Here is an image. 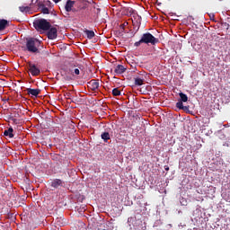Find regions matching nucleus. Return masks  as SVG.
Masks as SVG:
<instances>
[{
	"label": "nucleus",
	"instance_id": "nucleus-5",
	"mask_svg": "<svg viewBox=\"0 0 230 230\" xmlns=\"http://www.w3.org/2000/svg\"><path fill=\"white\" fill-rule=\"evenodd\" d=\"M28 68L32 76H39L40 75V69L32 64L31 62L28 63Z\"/></svg>",
	"mask_w": 230,
	"mask_h": 230
},
{
	"label": "nucleus",
	"instance_id": "nucleus-10",
	"mask_svg": "<svg viewBox=\"0 0 230 230\" xmlns=\"http://www.w3.org/2000/svg\"><path fill=\"white\" fill-rule=\"evenodd\" d=\"M135 80V85L141 86L143 84H145V76L143 75H138L134 78Z\"/></svg>",
	"mask_w": 230,
	"mask_h": 230
},
{
	"label": "nucleus",
	"instance_id": "nucleus-22",
	"mask_svg": "<svg viewBox=\"0 0 230 230\" xmlns=\"http://www.w3.org/2000/svg\"><path fill=\"white\" fill-rule=\"evenodd\" d=\"M20 12H30V6H20L19 7Z\"/></svg>",
	"mask_w": 230,
	"mask_h": 230
},
{
	"label": "nucleus",
	"instance_id": "nucleus-1",
	"mask_svg": "<svg viewBox=\"0 0 230 230\" xmlns=\"http://www.w3.org/2000/svg\"><path fill=\"white\" fill-rule=\"evenodd\" d=\"M141 44H151V46H155V44H159V39L155 38L150 32H146L142 34L140 40L135 42L134 46L139 48Z\"/></svg>",
	"mask_w": 230,
	"mask_h": 230
},
{
	"label": "nucleus",
	"instance_id": "nucleus-3",
	"mask_svg": "<svg viewBox=\"0 0 230 230\" xmlns=\"http://www.w3.org/2000/svg\"><path fill=\"white\" fill-rule=\"evenodd\" d=\"M33 27L37 31H48L51 28V23L46 19H38L33 22Z\"/></svg>",
	"mask_w": 230,
	"mask_h": 230
},
{
	"label": "nucleus",
	"instance_id": "nucleus-2",
	"mask_svg": "<svg viewBox=\"0 0 230 230\" xmlns=\"http://www.w3.org/2000/svg\"><path fill=\"white\" fill-rule=\"evenodd\" d=\"M39 48H40V40L36 38H29L26 40V47L23 51H28L29 53H39Z\"/></svg>",
	"mask_w": 230,
	"mask_h": 230
},
{
	"label": "nucleus",
	"instance_id": "nucleus-18",
	"mask_svg": "<svg viewBox=\"0 0 230 230\" xmlns=\"http://www.w3.org/2000/svg\"><path fill=\"white\" fill-rule=\"evenodd\" d=\"M179 96H180V102H183L184 103L188 102V95H186V93H180Z\"/></svg>",
	"mask_w": 230,
	"mask_h": 230
},
{
	"label": "nucleus",
	"instance_id": "nucleus-12",
	"mask_svg": "<svg viewBox=\"0 0 230 230\" xmlns=\"http://www.w3.org/2000/svg\"><path fill=\"white\" fill-rule=\"evenodd\" d=\"M73 6H75V1L68 0L66 4L65 10L66 12H71L73 10Z\"/></svg>",
	"mask_w": 230,
	"mask_h": 230
},
{
	"label": "nucleus",
	"instance_id": "nucleus-6",
	"mask_svg": "<svg viewBox=\"0 0 230 230\" xmlns=\"http://www.w3.org/2000/svg\"><path fill=\"white\" fill-rule=\"evenodd\" d=\"M88 87L92 90V91H96V89H98V87H100V83L96 80H91L88 83Z\"/></svg>",
	"mask_w": 230,
	"mask_h": 230
},
{
	"label": "nucleus",
	"instance_id": "nucleus-7",
	"mask_svg": "<svg viewBox=\"0 0 230 230\" xmlns=\"http://www.w3.org/2000/svg\"><path fill=\"white\" fill-rule=\"evenodd\" d=\"M125 71H127V67H125L123 65H118L114 69V73H116V75H123Z\"/></svg>",
	"mask_w": 230,
	"mask_h": 230
},
{
	"label": "nucleus",
	"instance_id": "nucleus-25",
	"mask_svg": "<svg viewBox=\"0 0 230 230\" xmlns=\"http://www.w3.org/2000/svg\"><path fill=\"white\" fill-rule=\"evenodd\" d=\"M164 170H166V172H168V170H170V167H168V165H165Z\"/></svg>",
	"mask_w": 230,
	"mask_h": 230
},
{
	"label": "nucleus",
	"instance_id": "nucleus-17",
	"mask_svg": "<svg viewBox=\"0 0 230 230\" xmlns=\"http://www.w3.org/2000/svg\"><path fill=\"white\" fill-rule=\"evenodd\" d=\"M75 67H76V65H71L70 72L72 73V75H80V69Z\"/></svg>",
	"mask_w": 230,
	"mask_h": 230
},
{
	"label": "nucleus",
	"instance_id": "nucleus-9",
	"mask_svg": "<svg viewBox=\"0 0 230 230\" xmlns=\"http://www.w3.org/2000/svg\"><path fill=\"white\" fill-rule=\"evenodd\" d=\"M63 184H64V181H62V180L55 179L51 182V187L57 190L58 188H60V186H63Z\"/></svg>",
	"mask_w": 230,
	"mask_h": 230
},
{
	"label": "nucleus",
	"instance_id": "nucleus-4",
	"mask_svg": "<svg viewBox=\"0 0 230 230\" xmlns=\"http://www.w3.org/2000/svg\"><path fill=\"white\" fill-rule=\"evenodd\" d=\"M47 37L49 40H55V39L58 37V30H57V27H50L49 30H48Z\"/></svg>",
	"mask_w": 230,
	"mask_h": 230
},
{
	"label": "nucleus",
	"instance_id": "nucleus-23",
	"mask_svg": "<svg viewBox=\"0 0 230 230\" xmlns=\"http://www.w3.org/2000/svg\"><path fill=\"white\" fill-rule=\"evenodd\" d=\"M229 23H227V22H222V27L223 28H226V30H229Z\"/></svg>",
	"mask_w": 230,
	"mask_h": 230
},
{
	"label": "nucleus",
	"instance_id": "nucleus-14",
	"mask_svg": "<svg viewBox=\"0 0 230 230\" xmlns=\"http://www.w3.org/2000/svg\"><path fill=\"white\" fill-rule=\"evenodd\" d=\"M4 136L10 137V138L13 137V128H9L8 129L4 130Z\"/></svg>",
	"mask_w": 230,
	"mask_h": 230
},
{
	"label": "nucleus",
	"instance_id": "nucleus-20",
	"mask_svg": "<svg viewBox=\"0 0 230 230\" xmlns=\"http://www.w3.org/2000/svg\"><path fill=\"white\" fill-rule=\"evenodd\" d=\"M112 94H113V96H120L121 95V91H119V89H118V88H114L112 90Z\"/></svg>",
	"mask_w": 230,
	"mask_h": 230
},
{
	"label": "nucleus",
	"instance_id": "nucleus-27",
	"mask_svg": "<svg viewBox=\"0 0 230 230\" xmlns=\"http://www.w3.org/2000/svg\"><path fill=\"white\" fill-rule=\"evenodd\" d=\"M47 3H49H49H51V2H49V1H47Z\"/></svg>",
	"mask_w": 230,
	"mask_h": 230
},
{
	"label": "nucleus",
	"instance_id": "nucleus-21",
	"mask_svg": "<svg viewBox=\"0 0 230 230\" xmlns=\"http://www.w3.org/2000/svg\"><path fill=\"white\" fill-rule=\"evenodd\" d=\"M182 102H183L182 101H179L178 102H176L177 109L184 111V105L182 104Z\"/></svg>",
	"mask_w": 230,
	"mask_h": 230
},
{
	"label": "nucleus",
	"instance_id": "nucleus-11",
	"mask_svg": "<svg viewBox=\"0 0 230 230\" xmlns=\"http://www.w3.org/2000/svg\"><path fill=\"white\" fill-rule=\"evenodd\" d=\"M10 26V22L7 20L1 19L0 20V31H3V30H6Z\"/></svg>",
	"mask_w": 230,
	"mask_h": 230
},
{
	"label": "nucleus",
	"instance_id": "nucleus-24",
	"mask_svg": "<svg viewBox=\"0 0 230 230\" xmlns=\"http://www.w3.org/2000/svg\"><path fill=\"white\" fill-rule=\"evenodd\" d=\"M137 21H138L139 22H141V16H140L139 14H137Z\"/></svg>",
	"mask_w": 230,
	"mask_h": 230
},
{
	"label": "nucleus",
	"instance_id": "nucleus-19",
	"mask_svg": "<svg viewBox=\"0 0 230 230\" xmlns=\"http://www.w3.org/2000/svg\"><path fill=\"white\" fill-rule=\"evenodd\" d=\"M65 96H66V100H70V102L72 103H76V102H78V100L74 99V97L71 98V93H66Z\"/></svg>",
	"mask_w": 230,
	"mask_h": 230
},
{
	"label": "nucleus",
	"instance_id": "nucleus-16",
	"mask_svg": "<svg viewBox=\"0 0 230 230\" xmlns=\"http://www.w3.org/2000/svg\"><path fill=\"white\" fill-rule=\"evenodd\" d=\"M84 33H85L87 39H89V40L93 39L95 35L94 31H90V30H85Z\"/></svg>",
	"mask_w": 230,
	"mask_h": 230
},
{
	"label": "nucleus",
	"instance_id": "nucleus-8",
	"mask_svg": "<svg viewBox=\"0 0 230 230\" xmlns=\"http://www.w3.org/2000/svg\"><path fill=\"white\" fill-rule=\"evenodd\" d=\"M26 91L28 94L35 96V98H37L40 94V89L27 88Z\"/></svg>",
	"mask_w": 230,
	"mask_h": 230
},
{
	"label": "nucleus",
	"instance_id": "nucleus-13",
	"mask_svg": "<svg viewBox=\"0 0 230 230\" xmlns=\"http://www.w3.org/2000/svg\"><path fill=\"white\" fill-rule=\"evenodd\" d=\"M39 8H40V10H41V13H44L46 15H48V13H49V9L48 7H46V5L44 4H39Z\"/></svg>",
	"mask_w": 230,
	"mask_h": 230
},
{
	"label": "nucleus",
	"instance_id": "nucleus-26",
	"mask_svg": "<svg viewBox=\"0 0 230 230\" xmlns=\"http://www.w3.org/2000/svg\"><path fill=\"white\" fill-rule=\"evenodd\" d=\"M58 1H60V0H55V3H58Z\"/></svg>",
	"mask_w": 230,
	"mask_h": 230
},
{
	"label": "nucleus",
	"instance_id": "nucleus-15",
	"mask_svg": "<svg viewBox=\"0 0 230 230\" xmlns=\"http://www.w3.org/2000/svg\"><path fill=\"white\" fill-rule=\"evenodd\" d=\"M101 137L104 143H108L109 139H111V134L109 132H103L102 133Z\"/></svg>",
	"mask_w": 230,
	"mask_h": 230
}]
</instances>
